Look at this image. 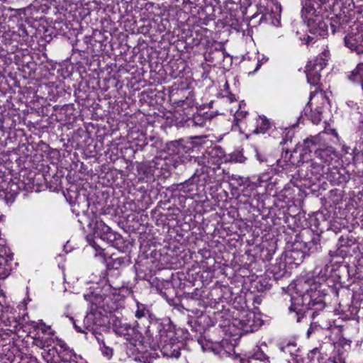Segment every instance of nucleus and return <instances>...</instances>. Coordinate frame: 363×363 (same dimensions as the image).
I'll use <instances>...</instances> for the list:
<instances>
[{"instance_id": "1", "label": "nucleus", "mask_w": 363, "mask_h": 363, "mask_svg": "<svg viewBox=\"0 0 363 363\" xmlns=\"http://www.w3.org/2000/svg\"><path fill=\"white\" fill-rule=\"evenodd\" d=\"M325 306L323 296L320 291H307L301 296L291 298V304L289 307L290 313H294L297 322L304 316L308 310H313L315 312L322 311Z\"/></svg>"}, {"instance_id": "2", "label": "nucleus", "mask_w": 363, "mask_h": 363, "mask_svg": "<svg viewBox=\"0 0 363 363\" xmlns=\"http://www.w3.org/2000/svg\"><path fill=\"white\" fill-rule=\"evenodd\" d=\"M315 4H318V2L312 1L306 4L304 18L311 33L325 37L328 35V23L320 15V11L315 9Z\"/></svg>"}, {"instance_id": "3", "label": "nucleus", "mask_w": 363, "mask_h": 363, "mask_svg": "<svg viewBox=\"0 0 363 363\" xmlns=\"http://www.w3.org/2000/svg\"><path fill=\"white\" fill-rule=\"evenodd\" d=\"M160 344L159 347L163 356L170 358H178L184 347L183 342L176 337L168 338L162 335Z\"/></svg>"}, {"instance_id": "4", "label": "nucleus", "mask_w": 363, "mask_h": 363, "mask_svg": "<svg viewBox=\"0 0 363 363\" xmlns=\"http://www.w3.org/2000/svg\"><path fill=\"white\" fill-rule=\"evenodd\" d=\"M325 67L324 60L321 59L310 61L306 65V76L308 82L313 86L319 84L320 80V71Z\"/></svg>"}, {"instance_id": "5", "label": "nucleus", "mask_w": 363, "mask_h": 363, "mask_svg": "<svg viewBox=\"0 0 363 363\" xmlns=\"http://www.w3.org/2000/svg\"><path fill=\"white\" fill-rule=\"evenodd\" d=\"M107 317L104 315L101 310L96 308H90L84 318V323L85 329L98 328L106 325Z\"/></svg>"}, {"instance_id": "6", "label": "nucleus", "mask_w": 363, "mask_h": 363, "mask_svg": "<svg viewBox=\"0 0 363 363\" xmlns=\"http://www.w3.org/2000/svg\"><path fill=\"white\" fill-rule=\"evenodd\" d=\"M362 29L356 33H350L345 36V43L347 48L356 51L358 54L363 52Z\"/></svg>"}, {"instance_id": "7", "label": "nucleus", "mask_w": 363, "mask_h": 363, "mask_svg": "<svg viewBox=\"0 0 363 363\" xmlns=\"http://www.w3.org/2000/svg\"><path fill=\"white\" fill-rule=\"evenodd\" d=\"M94 235L100 237L102 240L112 242L116 237L111 228L106 225L103 220L96 221L94 228Z\"/></svg>"}, {"instance_id": "8", "label": "nucleus", "mask_w": 363, "mask_h": 363, "mask_svg": "<svg viewBox=\"0 0 363 363\" xmlns=\"http://www.w3.org/2000/svg\"><path fill=\"white\" fill-rule=\"evenodd\" d=\"M85 299L89 301L90 308H96L99 310L103 308L104 297L101 294L91 293L90 294L84 295Z\"/></svg>"}, {"instance_id": "9", "label": "nucleus", "mask_w": 363, "mask_h": 363, "mask_svg": "<svg viewBox=\"0 0 363 363\" xmlns=\"http://www.w3.org/2000/svg\"><path fill=\"white\" fill-rule=\"evenodd\" d=\"M316 91H317V89H315V91L311 92L310 101L308 103V108H311V101L312 100V98ZM304 111H305V113H306L308 111V107H306ZM310 113H311L309 115V118H311V121L314 124L319 123V122L321 121L322 111L318 108H315L314 111H313L312 108H310Z\"/></svg>"}, {"instance_id": "10", "label": "nucleus", "mask_w": 363, "mask_h": 363, "mask_svg": "<svg viewBox=\"0 0 363 363\" xmlns=\"http://www.w3.org/2000/svg\"><path fill=\"white\" fill-rule=\"evenodd\" d=\"M362 77L363 63L358 64L357 66L353 70H352L347 76L348 79L353 82L361 81Z\"/></svg>"}, {"instance_id": "11", "label": "nucleus", "mask_w": 363, "mask_h": 363, "mask_svg": "<svg viewBox=\"0 0 363 363\" xmlns=\"http://www.w3.org/2000/svg\"><path fill=\"white\" fill-rule=\"evenodd\" d=\"M261 121L260 124H258L257 128L253 130L255 133H264L270 128V123L265 116H259Z\"/></svg>"}, {"instance_id": "12", "label": "nucleus", "mask_w": 363, "mask_h": 363, "mask_svg": "<svg viewBox=\"0 0 363 363\" xmlns=\"http://www.w3.org/2000/svg\"><path fill=\"white\" fill-rule=\"evenodd\" d=\"M59 347H60V350H58L57 348L55 349L58 352L61 360L65 362H69L72 354L71 352L67 350L66 345L63 342H60Z\"/></svg>"}, {"instance_id": "13", "label": "nucleus", "mask_w": 363, "mask_h": 363, "mask_svg": "<svg viewBox=\"0 0 363 363\" xmlns=\"http://www.w3.org/2000/svg\"><path fill=\"white\" fill-rule=\"evenodd\" d=\"M318 143V138L317 137H311L303 140V148L305 150L308 152L312 151V148L315 147Z\"/></svg>"}, {"instance_id": "14", "label": "nucleus", "mask_w": 363, "mask_h": 363, "mask_svg": "<svg viewBox=\"0 0 363 363\" xmlns=\"http://www.w3.org/2000/svg\"><path fill=\"white\" fill-rule=\"evenodd\" d=\"M327 22L328 25L330 26V28L333 33H335L341 28V23L340 21V18L338 16L331 18L330 19H327Z\"/></svg>"}, {"instance_id": "15", "label": "nucleus", "mask_w": 363, "mask_h": 363, "mask_svg": "<svg viewBox=\"0 0 363 363\" xmlns=\"http://www.w3.org/2000/svg\"><path fill=\"white\" fill-rule=\"evenodd\" d=\"M86 330L92 333V335L95 337V338L100 345H102L105 342V335H103L101 333L98 332V328H89Z\"/></svg>"}, {"instance_id": "16", "label": "nucleus", "mask_w": 363, "mask_h": 363, "mask_svg": "<svg viewBox=\"0 0 363 363\" xmlns=\"http://www.w3.org/2000/svg\"><path fill=\"white\" fill-rule=\"evenodd\" d=\"M281 350L284 352H289L293 354L296 351V344L294 342L288 343L286 345L281 347Z\"/></svg>"}, {"instance_id": "17", "label": "nucleus", "mask_w": 363, "mask_h": 363, "mask_svg": "<svg viewBox=\"0 0 363 363\" xmlns=\"http://www.w3.org/2000/svg\"><path fill=\"white\" fill-rule=\"evenodd\" d=\"M329 363H345V358L342 354L338 353L337 355L327 359Z\"/></svg>"}, {"instance_id": "18", "label": "nucleus", "mask_w": 363, "mask_h": 363, "mask_svg": "<svg viewBox=\"0 0 363 363\" xmlns=\"http://www.w3.org/2000/svg\"><path fill=\"white\" fill-rule=\"evenodd\" d=\"M208 57H209V59L208 60H211V62H213L214 57H218L219 58H223L224 52L222 50H215L209 52Z\"/></svg>"}, {"instance_id": "19", "label": "nucleus", "mask_w": 363, "mask_h": 363, "mask_svg": "<svg viewBox=\"0 0 363 363\" xmlns=\"http://www.w3.org/2000/svg\"><path fill=\"white\" fill-rule=\"evenodd\" d=\"M321 59L324 60L325 67L326 66L329 59H330V51L328 49H325L318 57H317L315 60Z\"/></svg>"}, {"instance_id": "20", "label": "nucleus", "mask_w": 363, "mask_h": 363, "mask_svg": "<svg viewBox=\"0 0 363 363\" xmlns=\"http://www.w3.org/2000/svg\"><path fill=\"white\" fill-rule=\"evenodd\" d=\"M101 351L104 356L111 358L113 355V349L106 345V342L101 345Z\"/></svg>"}, {"instance_id": "21", "label": "nucleus", "mask_w": 363, "mask_h": 363, "mask_svg": "<svg viewBox=\"0 0 363 363\" xmlns=\"http://www.w3.org/2000/svg\"><path fill=\"white\" fill-rule=\"evenodd\" d=\"M35 328H38L42 331L43 333H49L53 334V332L51 331V328L50 326H47L45 323H38L35 326Z\"/></svg>"}, {"instance_id": "22", "label": "nucleus", "mask_w": 363, "mask_h": 363, "mask_svg": "<svg viewBox=\"0 0 363 363\" xmlns=\"http://www.w3.org/2000/svg\"><path fill=\"white\" fill-rule=\"evenodd\" d=\"M247 113V112L243 111H238L235 114V121H236L235 124L238 125V121L244 118L246 116Z\"/></svg>"}, {"instance_id": "23", "label": "nucleus", "mask_w": 363, "mask_h": 363, "mask_svg": "<svg viewBox=\"0 0 363 363\" xmlns=\"http://www.w3.org/2000/svg\"><path fill=\"white\" fill-rule=\"evenodd\" d=\"M309 357L313 360L315 359H316L317 360L319 361L320 358V353L319 352V350L315 348L314 350H313L311 352V355L309 356Z\"/></svg>"}, {"instance_id": "24", "label": "nucleus", "mask_w": 363, "mask_h": 363, "mask_svg": "<svg viewBox=\"0 0 363 363\" xmlns=\"http://www.w3.org/2000/svg\"><path fill=\"white\" fill-rule=\"evenodd\" d=\"M192 122L196 125H201L203 124V119L200 116H198L196 117L193 118Z\"/></svg>"}, {"instance_id": "25", "label": "nucleus", "mask_w": 363, "mask_h": 363, "mask_svg": "<svg viewBox=\"0 0 363 363\" xmlns=\"http://www.w3.org/2000/svg\"><path fill=\"white\" fill-rule=\"evenodd\" d=\"M86 239H87V241L89 242V244H90L92 247H95V242H94V240L92 238H91L89 236H87V237H86Z\"/></svg>"}, {"instance_id": "26", "label": "nucleus", "mask_w": 363, "mask_h": 363, "mask_svg": "<svg viewBox=\"0 0 363 363\" xmlns=\"http://www.w3.org/2000/svg\"><path fill=\"white\" fill-rule=\"evenodd\" d=\"M74 328H76V330L78 332L83 333H86V332L85 330H83L80 327L77 326L75 323H74Z\"/></svg>"}, {"instance_id": "27", "label": "nucleus", "mask_w": 363, "mask_h": 363, "mask_svg": "<svg viewBox=\"0 0 363 363\" xmlns=\"http://www.w3.org/2000/svg\"><path fill=\"white\" fill-rule=\"evenodd\" d=\"M143 315V313L142 311H138L136 312V316L138 318H141Z\"/></svg>"}, {"instance_id": "28", "label": "nucleus", "mask_w": 363, "mask_h": 363, "mask_svg": "<svg viewBox=\"0 0 363 363\" xmlns=\"http://www.w3.org/2000/svg\"><path fill=\"white\" fill-rule=\"evenodd\" d=\"M289 155V152H288V151H286V152H285V156H284V157H285V158H287V155Z\"/></svg>"}, {"instance_id": "29", "label": "nucleus", "mask_w": 363, "mask_h": 363, "mask_svg": "<svg viewBox=\"0 0 363 363\" xmlns=\"http://www.w3.org/2000/svg\"><path fill=\"white\" fill-rule=\"evenodd\" d=\"M350 342H351V340L345 341V344L347 343L349 345H350Z\"/></svg>"}, {"instance_id": "30", "label": "nucleus", "mask_w": 363, "mask_h": 363, "mask_svg": "<svg viewBox=\"0 0 363 363\" xmlns=\"http://www.w3.org/2000/svg\"><path fill=\"white\" fill-rule=\"evenodd\" d=\"M312 39H313V38H311L310 36H308V42L309 40H311Z\"/></svg>"}, {"instance_id": "31", "label": "nucleus", "mask_w": 363, "mask_h": 363, "mask_svg": "<svg viewBox=\"0 0 363 363\" xmlns=\"http://www.w3.org/2000/svg\"><path fill=\"white\" fill-rule=\"evenodd\" d=\"M195 175H196V174H194L191 177V178L190 179H194V177H195Z\"/></svg>"}]
</instances>
